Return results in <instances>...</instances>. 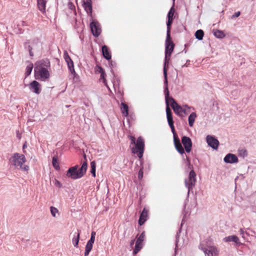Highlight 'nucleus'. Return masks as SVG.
Wrapping results in <instances>:
<instances>
[{"label":"nucleus","mask_w":256,"mask_h":256,"mask_svg":"<svg viewBox=\"0 0 256 256\" xmlns=\"http://www.w3.org/2000/svg\"><path fill=\"white\" fill-rule=\"evenodd\" d=\"M84 160L82 162L80 168L78 170V166L76 165L70 168L66 172V176L68 178L76 180L82 178L86 172L88 164L86 160V156L84 154Z\"/></svg>","instance_id":"f257e3e1"},{"label":"nucleus","mask_w":256,"mask_h":256,"mask_svg":"<svg viewBox=\"0 0 256 256\" xmlns=\"http://www.w3.org/2000/svg\"><path fill=\"white\" fill-rule=\"evenodd\" d=\"M26 161L24 155L18 152L14 153L9 159L10 164L12 166L24 171L29 170V166L24 164Z\"/></svg>","instance_id":"f03ea898"},{"label":"nucleus","mask_w":256,"mask_h":256,"mask_svg":"<svg viewBox=\"0 0 256 256\" xmlns=\"http://www.w3.org/2000/svg\"><path fill=\"white\" fill-rule=\"evenodd\" d=\"M131 141L130 146L132 148V153L136 154L139 158H141L143 156L144 148V141L143 138L140 136L136 140L134 136H128Z\"/></svg>","instance_id":"7ed1b4c3"},{"label":"nucleus","mask_w":256,"mask_h":256,"mask_svg":"<svg viewBox=\"0 0 256 256\" xmlns=\"http://www.w3.org/2000/svg\"><path fill=\"white\" fill-rule=\"evenodd\" d=\"M42 61L36 63L34 76L36 79L45 81L50 78V73L46 68L42 66Z\"/></svg>","instance_id":"20e7f679"},{"label":"nucleus","mask_w":256,"mask_h":256,"mask_svg":"<svg viewBox=\"0 0 256 256\" xmlns=\"http://www.w3.org/2000/svg\"><path fill=\"white\" fill-rule=\"evenodd\" d=\"M164 84H165V88H164V94H165V99L166 102V106H169V104H170L172 108L174 106L177 102L175 101V100L169 96V91L168 90V78H167V72L166 68H164Z\"/></svg>","instance_id":"39448f33"},{"label":"nucleus","mask_w":256,"mask_h":256,"mask_svg":"<svg viewBox=\"0 0 256 256\" xmlns=\"http://www.w3.org/2000/svg\"><path fill=\"white\" fill-rule=\"evenodd\" d=\"M174 42H172L170 38V35L169 36V37H168L166 36V51H165V62L164 67H166V58L167 56H170L171 54L172 53L174 48Z\"/></svg>","instance_id":"423d86ee"},{"label":"nucleus","mask_w":256,"mask_h":256,"mask_svg":"<svg viewBox=\"0 0 256 256\" xmlns=\"http://www.w3.org/2000/svg\"><path fill=\"white\" fill-rule=\"evenodd\" d=\"M196 174L195 172L193 170H192L189 173L188 180H185V184L186 187L188 188V191L194 186L196 182Z\"/></svg>","instance_id":"0eeeda50"},{"label":"nucleus","mask_w":256,"mask_h":256,"mask_svg":"<svg viewBox=\"0 0 256 256\" xmlns=\"http://www.w3.org/2000/svg\"><path fill=\"white\" fill-rule=\"evenodd\" d=\"M145 238V232H143L141 233L140 236L138 237L136 242L134 249L133 253L134 254H136L142 248L143 242Z\"/></svg>","instance_id":"6e6552de"},{"label":"nucleus","mask_w":256,"mask_h":256,"mask_svg":"<svg viewBox=\"0 0 256 256\" xmlns=\"http://www.w3.org/2000/svg\"><path fill=\"white\" fill-rule=\"evenodd\" d=\"M41 46V42L38 39H34L30 42L28 46V50L30 56H34L32 50H38Z\"/></svg>","instance_id":"1a4fd4ad"},{"label":"nucleus","mask_w":256,"mask_h":256,"mask_svg":"<svg viewBox=\"0 0 256 256\" xmlns=\"http://www.w3.org/2000/svg\"><path fill=\"white\" fill-rule=\"evenodd\" d=\"M90 27L92 34L95 37L98 36L101 32V29L99 23L97 22L93 21L90 23Z\"/></svg>","instance_id":"9d476101"},{"label":"nucleus","mask_w":256,"mask_h":256,"mask_svg":"<svg viewBox=\"0 0 256 256\" xmlns=\"http://www.w3.org/2000/svg\"><path fill=\"white\" fill-rule=\"evenodd\" d=\"M30 90L37 94H39L42 91L41 85L36 80H34L29 84Z\"/></svg>","instance_id":"9b49d317"},{"label":"nucleus","mask_w":256,"mask_h":256,"mask_svg":"<svg viewBox=\"0 0 256 256\" xmlns=\"http://www.w3.org/2000/svg\"><path fill=\"white\" fill-rule=\"evenodd\" d=\"M182 142L184 147L186 151L187 152H190L192 148V142L190 138L188 136H184L182 138Z\"/></svg>","instance_id":"f8f14e48"},{"label":"nucleus","mask_w":256,"mask_h":256,"mask_svg":"<svg viewBox=\"0 0 256 256\" xmlns=\"http://www.w3.org/2000/svg\"><path fill=\"white\" fill-rule=\"evenodd\" d=\"M206 142L208 145L213 149L216 150L218 148L219 144V142L213 136H206Z\"/></svg>","instance_id":"ddd939ff"},{"label":"nucleus","mask_w":256,"mask_h":256,"mask_svg":"<svg viewBox=\"0 0 256 256\" xmlns=\"http://www.w3.org/2000/svg\"><path fill=\"white\" fill-rule=\"evenodd\" d=\"M224 160L226 163L233 164L237 162L238 158L235 154H228L224 158Z\"/></svg>","instance_id":"4468645a"},{"label":"nucleus","mask_w":256,"mask_h":256,"mask_svg":"<svg viewBox=\"0 0 256 256\" xmlns=\"http://www.w3.org/2000/svg\"><path fill=\"white\" fill-rule=\"evenodd\" d=\"M174 144L175 148L176 150H178V152L181 154H183L184 152V150L182 146V145L179 139L176 136H174Z\"/></svg>","instance_id":"2eb2a0df"},{"label":"nucleus","mask_w":256,"mask_h":256,"mask_svg":"<svg viewBox=\"0 0 256 256\" xmlns=\"http://www.w3.org/2000/svg\"><path fill=\"white\" fill-rule=\"evenodd\" d=\"M174 112L178 116H184L183 112H186L185 110H183L182 106H180L178 103L176 104L174 106L172 107Z\"/></svg>","instance_id":"dca6fc26"},{"label":"nucleus","mask_w":256,"mask_h":256,"mask_svg":"<svg viewBox=\"0 0 256 256\" xmlns=\"http://www.w3.org/2000/svg\"><path fill=\"white\" fill-rule=\"evenodd\" d=\"M83 6L88 14L92 12V4L91 0H86L83 2Z\"/></svg>","instance_id":"f3484780"},{"label":"nucleus","mask_w":256,"mask_h":256,"mask_svg":"<svg viewBox=\"0 0 256 256\" xmlns=\"http://www.w3.org/2000/svg\"><path fill=\"white\" fill-rule=\"evenodd\" d=\"M148 211L144 208L140 214L139 220H138V224L140 226H142L144 222L146 220V218L148 216Z\"/></svg>","instance_id":"a211bd4d"},{"label":"nucleus","mask_w":256,"mask_h":256,"mask_svg":"<svg viewBox=\"0 0 256 256\" xmlns=\"http://www.w3.org/2000/svg\"><path fill=\"white\" fill-rule=\"evenodd\" d=\"M47 0H37V4L38 10L42 13L46 12V6Z\"/></svg>","instance_id":"6ab92c4d"},{"label":"nucleus","mask_w":256,"mask_h":256,"mask_svg":"<svg viewBox=\"0 0 256 256\" xmlns=\"http://www.w3.org/2000/svg\"><path fill=\"white\" fill-rule=\"evenodd\" d=\"M204 252L208 256H216L218 254L217 249L214 246L210 247L208 250H204Z\"/></svg>","instance_id":"aec40b11"},{"label":"nucleus","mask_w":256,"mask_h":256,"mask_svg":"<svg viewBox=\"0 0 256 256\" xmlns=\"http://www.w3.org/2000/svg\"><path fill=\"white\" fill-rule=\"evenodd\" d=\"M224 240L225 242H234L236 244H240V240L238 238L234 235L226 237H225L224 238Z\"/></svg>","instance_id":"412c9836"},{"label":"nucleus","mask_w":256,"mask_h":256,"mask_svg":"<svg viewBox=\"0 0 256 256\" xmlns=\"http://www.w3.org/2000/svg\"><path fill=\"white\" fill-rule=\"evenodd\" d=\"M166 114L168 120V122L169 126L174 124V121L172 116L171 110L168 106L166 108Z\"/></svg>","instance_id":"4be33fe9"},{"label":"nucleus","mask_w":256,"mask_h":256,"mask_svg":"<svg viewBox=\"0 0 256 256\" xmlns=\"http://www.w3.org/2000/svg\"><path fill=\"white\" fill-rule=\"evenodd\" d=\"M102 52L104 58L109 60L111 59V54L110 52L108 50V48L106 46H102Z\"/></svg>","instance_id":"5701e85b"},{"label":"nucleus","mask_w":256,"mask_h":256,"mask_svg":"<svg viewBox=\"0 0 256 256\" xmlns=\"http://www.w3.org/2000/svg\"><path fill=\"white\" fill-rule=\"evenodd\" d=\"M80 232H74V236L72 238V242L76 248H78V244L79 242V239H80Z\"/></svg>","instance_id":"b1692460"},{"label":"nucleus","mask_w":256,"mask_h":256,"mask_svg":"<svg viewBox=\"0 0 256 256\" xmlns=\"http://www.w3.org/2000/svg\"><path fill=\"white\" fill-rule=\"evenodd\" d=\"M128 106L127 104L124 102H122L120 104V109L122 114L124 116H127L128 114Z\"/></svg>","instance_id":"393cba45"},{"label":"nucleus","mask_w":256,"mask_h":256,"mask_svg":"<svg viewBox=\"0 0 256 256\" xmlns=\"http://www.w3.org/2000/svg\"><path fill=\"white\" fill-rule=\"evenodd\" d=\"M214 35L217 38H222L225 36L224 32L220 30H214L212 31Z\"/></svg>","instance_id":"a878e982"},{"label":"nucleus","mask_w":256,"mask_h":256,"mask_svg":"<svg viewBox=\"0 0 256 256\" xmlns=\"http://www.w3.org/2000/svg\"><path fill=\"white\" fill-rule=\"evenodd\" d=\"M196 118V112H192L188 116V124L190 127L194 126V122Z\"/></svg>","instance_id":"bb28decb"},{"label":"nucleus","mask_w":256,"mask_h":256,"mask_svg":"<svg viewBox=\"0 0 256 256\" xmlns=\"http://www.w3.org/2000/svg\"><path fill=\"white\" fill-rule=\"evenodd\" d=\"M93 244L87 242L85 248L84 256H88L92 248Z\"/></svg>","instance_id":"cd10ccee"},{"label":"nucleus","mask_w":256,"mask_h":256,"mask_svg":"<svg viewBox=\"0 0 256 256\" xmlns=\"http://www.w3.org/2000/svg\"><path fill=\"white\" fill-rule=\"evenodd\" d=\"M33 68V64L32 63L29 64L26 67L25 75L26 77L29 76Z\"/></svg>","instance_id":"c85d7f7f"},{"label":"nucleus","mask_w":256,"mask_h":256,"mask_svg":"<svg viewBox=\"0 0 256 256\" xmlns=\"http://www.w3.org/2000/svg\"><path fill=\"white\" fill-rule=\"evenodd\" d=\"M50 213L53 217H56L59 215L58 210L54 206L50 207Z\"/></svg>","instance_id":"c756f323"},{"label":"nucleus","mask_w":256,"mask_h":256,"mask_svg":"<svg viewBox=\"0 0 256 256\" xmlns=\"http://www.w3.org/2000/svg\"><path fill=\"white\" fill-rule=\"evenodd\" d=\"M66 62L67 63L68 66V68L70 72L72 73L75 72L74 69V62L72 59H70V60L66 61Z\"/></svg>","instance_id":"7c9ffc66"},{"label":"nucleus","mask_w":256,"mask_h":256,"mask_svg":"<svg viewBox=\"0 0 256 256\" xmlns=\"http://www.w3.org/2000/svg\"><path fill=\"white\" fill-rule=\"evenodd\" d=\"M204 32L202 30H198L195 33L196 38L198 40H202L204 36Z\"/></svg>","instance_id":"2f4dec72"},{"label":"nucleus","mask_w":256,"mask_h":256,"mask_svg":"<svg viewBox=\"0 0 256 256\" xmlns=\"http://www.w3.org/2000/svg\"><path fill=\"white\" fill-rule=\"evenodd\" d=\"M91 173L94 177H96V164L94 161L90 162Z\"/></svg>","instance_id":"473e14b6"},{"label":"nucleus","mask_w":256,"mask_h":256,"mask_svg":"<svg viewBox=\"0 0 256 256\" xmlns=\"http://www.w3.org/2000/svg\"><path fill=\"white\" fill-rule=\"evenodd\" d=\"M238 154L240 156L244 158L247 156L248 152L246 149L242 148L238 150Z\"/></svg>","instance_id":"72a5a7b5"},{"label":"nucleus","mask_w":256,"mask_h":256,"mask_svg":"<svg viewBox=\"0 0 256 256\" xmlns=\"http://www.w3.org/2000/svg\"><path fill=\"white\" fill-rule=\"evenodd\" d=\"M173 18H168V20L166 24L167 25V33L166 36H168V37H169V36H170V26L172 22Z\"/></svg>","instance_id":"f704fd0d"},{"label":"nucleus","mask_w":256,"mask_h":256,"mask_svg":"<svg viewBox=\"0 0 256 256\" xmlns=\"http://www.w3.org/2000/svg\"><path fill=\"white\" fill-rule=\"evenodd\" d=\"M52 163L53 166L56 170H60V166H59V164H58V160L57 158L56 157H54L52 158Z\"/></svg>","instance_id":"c9c22d12"},{"label":"nucleus","mask_w":256,"mask_h":256,"mask_svg":"<svg viewBox=\"0 0 256 256\" xmlns=\"http://www.w3.org/2000/svg\"><path fill=\"white\" fill-rule=\"evenodd\" d=\"M174 13V7H172L170 9L168 14V18H173V16Z\"/></svg>","instance_id":"e433bc0d"},{"label":"nucleus","mask_w":256,"mask_h":256,"mask_svg":"<svg viewBox=\"0 0 256 256\" xmlns=\"http://www.w3.org/2000/svg\"><path fill=\"white\" fill-rule=\"evenodd\" d=\"M183 110H185L186 112H183L184 114L186 115L190 112L191 107L188 106V105L185 104L182 106Z\"/></svg>","instance_id":"4c0bfd02"},{"label":"nucleus","mask_w":256,"mask_h":256,"mask_svg":"<svg viewBox=\"0 0 256 256\" xmlns=\"http://www.w3.org/2000/svg\"><path fill=\"white\" fill-rule=\"evenodd\" d=\"M105 76H106V74L104 73V72H102V74H100V80H102V82L106 86L107 84L106 82V80L105 78Z\"/></svg>","instance_id":"58836bf2"},{"label":"nucleus","mask_w":256,"mask_h":256,"mask_svg":"<svg viewBox=\"0 0 256 256\" xmlns=\"http://www.w3.org/2000/svg\"><path fill=\"white\" fill-rule=\"evenodd\" d=\"M143 167H142L138 172V178L139 180H142L143 178Z\"/></svg>","instance_id":"ea45409f"},{"label":"nucleus","mask_w":256,"mask_h":256,"mask_svg":"<svg viewBox=\"0 0 256 256\" xmlns=\"http://www.w3.org/2000/svg\"><path fill=\"white\" fill-rule=\"evenodd\" d=\"M64 57L65 61L70 60V57L67 52L65 51L64 54Z\"/></svg>","instance_id":"a19ab883"},{"label":"nucleus","mask_w":256,"mask_h":256,"mask_svg":"<svg viewBox=\"0 0 256 256\" xmlns=\"http://www.w3.org/2000/svg\"><path fill=\"white\" fill-rule=\"evenodd\" d=\"M96 72L102 74V72H104V70L100 66H96Z\"/></svg>","instance_id":"79ce46f5"},{"label":"nucleus","mask_w":256,"mask_h":256,"mask_svg":"<svg viewBox=\"0 0 256 256\" xmlns=\"http://www.w3.org/2000/svg\"><path fill=\"white\" fill-rule=\"evenodd\" d=\"M170 126L171 128L172 134H174V136H176V132H175V130H174V124L170 125Z\"/></svg>","instance_id":"37998d69"},{"label":"nucleus","mask_w":256,"mask_h":256,"mask_svg":"<svg viewBox=\"0 0 256 256\" xmlns=\"http://www.w3.org/2000/svg\"><path fill=\"white\" fill-rule=\"evenodd\" d=\"M54 184L58 188H60L62 186V184L60 182L56 179L54 180Z\"/></svg>","instance_id":"c03bdc74"},{"label":"nucleus","mask_w":256,"mask_h":256,"mask_svg":"<svg viewBox=\"0 0 256 256\" xmlns=\"http://www.w3.org/2000/svg\"><path fill=\"white\" fill-rule=\"evenodd\" d=\"M94 240H95V238L93 237L92 236H91L90 240H88V242L93 244L94 243Z\"/></svg>","instance_id":"a18cd8bd"},{"label":"nucleus","mask_w":256,"mask_h":256,"mask_svg":"<svg viewBox=\"0 0 256 256\" xmlns=\"http://www.w3.org/2000/svg\"><path fill=\"white\" fill-rule=\"evenodd\" d=\"M240 14V12H237L232 16V18L238 17Z\"/></svg>","instance_id":"49530a36"},{"label":"nucleus","mask_w":256,"mask_h":256,"mask_svg":"<svg viewBox=\"0 0 256 256\" xmlns=\"http://www.w3.org/2000/svg\"><path fill=\"white\" fill-rule=\"evenodd\" d=\"M17 137L20 139L21 138L20 134L19 132H17Z\"/></svg>","instance_id":"de8ad7c7"},{"label":"nucleus","mask_w":256,"mask_h":256,"mask_svg":"<svg viewBox=\"0 0 256 256\" xmlns=\"http://www.w3.org/2000/svg\"><path fill=\"white\" fill-rule=\"evenodd\" d=\"M95 236H96V232H92V234H91V236H92L93 237L95 238Z\"/></svg>","instance_id":"09e8293b"},{"label":"nucleus","mask_w":256,"mask_h":256,"mask_svg":"<svg viewBox=\"0 0 256 256\" xmlns=\"http://www.w3.org/2000/svg\"><path fill=\"white\" fill-rule=\"evenodd\" d=\"M244 233V231L242 229L240 230V234L242 235V237H244L243 234Z\"/></svg>","instance_id":"8fccbe9b"},{"label":"nucleus","mask_w":256,"mask_h":256,"mask_svg":"<svg viewBox=\"0 0 256 256\" xmlns=\"http://www.w3.org/2000/svg\"><path fill=\"white\" fill-rule=\"evenodd\" d=\"M134 240H131V242H130V244L131 246H132L134 244Z\"/></svg>","instance_id":"3c124183"},{"label":"nucleus","mask_w":256,"mask_h":256,"mask_svg":"<svg viewBox=\"0 0 256 256\" xmlns=\"http://www.w3.org/2000/svg\"><path fill=\"white\" fill-rule=\"evenodd\" d=\"M26 147H27V144H26V142H25V144L23 145L22 148H23V149H24V148H26Z\"/></svg>","instance_id":"603ef678"}]
</instances>
